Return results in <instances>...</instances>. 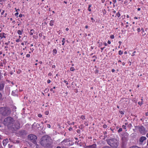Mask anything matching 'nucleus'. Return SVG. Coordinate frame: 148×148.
<instances>
[{
    "instance_id": "nucleus-8",
    "label": "nucleus",
    "mask_w": 148,
    "mask_h": 148,
    "mask_svg": "<svg viewBox=\"0 0 148 148\" xmlns=\"http://www.w3.org/2000/svg\"><path fill=\"white\" fill-rule=\"evenodd\" d=\"M6 34L4 33H1L0 34V37L2 38H5Z\"/></svg>"
},
{
    "instance_id": "nucleus-32",
    "label": "nucleus",
    "mask_w": 148,
    "mask_h": 148,
    "mask_svg": "<svg viewBox=\"0 0 148 148\" xmlns=\"http://www.w3.org/2000/svg\"><path fill=\"white\" fill-rule=\"evenodd\" d=\"M122 127L124 129H126V126L124 125H123V126H122Z\"/></svg>"
},
{
    "instance_id": "nucleus-48",
    "label": "nucleus",
    "mask_w": 148,
    "mask_h": 148,
    "mask_svg": "<svg viewBox=\"0 0 148 148\" xmlns=\"http://www.w3.org/2000/svg\"><path fill=\"white\" fill-rule=\"evenodd\" d=\"M91 19L92 21H95L93 18H91Z\"/></svg>"
},
{
    "instance_id": "nucleus-53",
    "label": "nucleus",
    "mask_w": 148,
    "mask_h": 148,
    "mask_svg": "<svg viewBox=\"0 0 148 148\" xmlns=\"http://www.w3.org/2000/svg\"><path fill=\"white\" fill-rule=\"evenodd\" d=\"M8 44L9 43H8V42H5V44L6 45H8Z\"/></svg>"
},
{
    "instance_id": "nucleus-52",
    "label": "nucleus",
    "mask_w": 148,
    "mask_h": 148,
    "mask_svg": "<svg viewBox=\"0 0 148 148\" xmlns=\"http://www.w3.org/2000/svg\"><path fill=\"white\" fill-rule=\"evenodd\" d=\"M66 31H68L69 30V29L68 28H66Z\"/></svg>"
},
{
    "instance_id": "nucleus-56",
    "label": "nucleus",
    "mask_w": 148,
    "mask_h": 148,
    "mask_svg": "<svg viewBox=\"0 0 148 148\" xmlns=\"http://www.w3.org/2000/svg\"><path fill=\"white\" fill-rule=\"evenodd\" d=\"M85 28L86 29L88 28V26L87 25H86L85 26Z\"/></svg>"
},
{
    "instance_id": "nucleus-62",
    "label": "nucleus",
    "mask_w": 148,
    "mask_h": 148,
    "mask_svg": "<svg viewBox=\"0 0 148 148\" xmlns=\"http://www.w3.org/2000/svg\"><path fill=\"white\" fill-rule=\"evenodd\" d=\"M121 62V60H119L118 61V62Z\"/></svg>"
},
{
    "instance_id": "nucleus-54",
    "label": "nucleus",
    "mask_w": 148,
    "mask_h": 148,
    "mask_svg": "<svg viewBox=\"0 0 148 148\" xmlns=\"http://www.w3.org/2000/svg\"><path fill=\"white\" fill-rule=\"evenodd\" d=\"M137 10L138 11H140V8H138Z\"/></svg>"
},
{
    "instance_id": "nucleus-11",
    "label": "nucleus",
    "mask_w": 148,
    "mask_h": 148,
    "mask_svg": "<svg viewBox=\"0 0 148 148\" xmlns=\"http://www.w3.org/2000/svg\"><path fill=\"white\" fill-rule=\"evenodd\" d=\"M4 86V85L3 83L0 84V90L2 89Z\"/></svg>"
},
{
    "instance_id": "nucleus-36",
    "label": "nucleus",
    "mask_w": 148,
    "mask_h": 148,
    "mask_svg": "<svg viewBox=\"0 0 148 148\" xmlns=\"http://www.w3.org/2000/svg\"><path fill=\"white\" fill-rule=\"evenodd\" d=\"M5 12V11L4 10H3V11L1 12V15H3V14Z\"/></svg>"
},
{
    "instance_id": "nucleus-30",
    "label": "nucleus",
    "mask_w": 148,
    "mask_h": 148,
    "mask_svg": "<svg viewBox=\"0 0 148 148\" xmlns=\"http://www.w3.org/2000/svg\"><path fill=\"white\" fill-rule=\"evenodd\" d=\"M38 116L39 117H41L42 116V115L41 114H38Z\"/></svg>"
},
{
    "instance_id": "nucleus-45",
    "label": "nucleus",
    "mask_w": 148,
    "mask_h": 148,
    "mask_svg": "<svg viewBox=\"0 0 148 148\" xmlns=\"http://www.w3.org/2000/svg\"><path fill=\"white\" fill-rule=\"evenodd\" d=\"M107 126L106 125H103V127L104 128H106L107 127Z\"/></svg>"
},
{
    "instance_id": "nucleus-29",
    "label": "nucleus",
    "mask_w": 148,
    "mask_h": 148,
    "mask_svg": "<svg viewBox=\"0 0 148 148\" xmlns=\"http://www.w3.org/2000/svg\"><path fill=\"white\" fill-rule=\"evenodd\" d=\"M64 83H65L66 85H68V83L67 81L66 80H64Z\"/></svg>"
},
{
    "instance_id": "nucleus-1",
    "label": "nucleus",
    "mask_w": 148,
    "mask_h": 148,
    "mask_svg": "<svg viewBox=\"0 0 148 148\" xmlns=\"http://www.w3.org/2000/svg\"><path fill=\"white\" fill-rule=\"evenodd\" d=\"M3 123L4 124L7 126L8 127H10L14 126L17 129L20 127V124L17 121H14L12 118L11 117H8L5 118L4 120Z\"/></svg>"
},
{
    "instance_id": "nucleus-21",
    "label": "nucleus",
    "mask_w": 148,
    "mask_h": 148,
    "mask_svg": "<svg viewBox=\"0 0 148 148\" xmlns=\"http://www.w3.org/2000/svg\"><path fill=\"white\" fill-rule=\"evenodd\" d=\"M70 70L71 71H73L75 70V69H74L73 67H71Z\"/></svg>"
},
{
    "instance_id": "nucleus-4",
    "label": "nucleus",
    "mask_w": 148,
    "mask_h": 148,
    "mask_svg": "<svg viewBox=\"0 0 148 148\" xmlns=\"http://www.w3.org/2000/svg\"><path fill=\"white\" fill-rule=\"evenodd\" d=\"M28 138L34 143L35 144L36 143V140L37 138L36 136L33 134H30L28 136Z\"/></svg>"
},
{
    "instance_id": "nucleus-55",
    "label": "nucleus",
    "mask_w": 148,
    "mask_h": 148,
    "mask_svg": "<svg viewBox=\"0 0 148 148\" xmlns=\"http://www.w3.org/2000/svg\"><path fill=\"white\" fill-rule=\"evenodd\" d=\"M125 63H124V62H123V63H122V65H123V66L125 65Z\"/></svg>"
},
{
    "instance_id": "nucleus-24",
    "label": "nucleus",
    "mask_w": 148,
    "mask_h": 148,
    "mask_svg": "<svg viewBox=\"0 0 148 148\" xmlns=\"http://www.w3.org/2000/svg\"><path fill=\"white\" fill-rule=\"evenodd\" d=\"M50 91L52 92L53 93H54L55 92V91L53 90V88H51L50 89Z\"/></svg>"
},
{
    "instance_id": "nucleus-19",
    "label": "nucleus",
    "mask_w": 148,
    "mask_h": 148,
    "mask_svg": "<svg viewBox=\"0 0 148 148\" xmlns=\"http://www.w3.org/2000/svg\"><path fill=\"white\" fill-rule=\"evenodd\" d=\"M80 117L82 120H84L85 119V116H83V115H82V116H81Z\"/></svg>"
},
{
    "instance_id": "nucleus-38",
    "label": "nucleus",
    "mask_w": 148,
    "mask_h": 148,
    "mask_svg": "<svg viewBox=\"0 0 148 148\" xmlns=\"http://www.w3.org/2000/svg\"><path fill=\"white\" fill-rule=\"evenodd\" d=\"M47 127L49 128H50L51 127L50 125L49 124H47Z\"/></svg>"
},
{
    "instance_id": "nucleus-39",
    "label": "nucleus",
    "mask_w": 148,
    "mask_h": 148,
    "mask_svg": "<svg viewBox=\"0 0 148 148\" xmlns=\"http://www.w3.org/2000/svg\"><path fill=\"white\" fill-rule=\"evenodd\" d=\"M137 31L138 32H140V28H138L137 29Z\"/></svg>"
},
{
    "instance_id": "nucleus-33",
    "label": "nucleus",
    "mask_w": 148,
    "mask_h": 148,
    "mask_svg": "<svg viewBox=\"0 0 148 148\" xmlns=\"http://www.w3.org/2000/svg\"><path fill=\"white\" fill-rule=\"evenodd\" d=\"M51 80L49 79H48L47 80V83L48 84L50 83L51 82Z\"/></svg>"
},
{
    "instance_id": "nucleus-47",
    "label": "nucleus",
    "mask_w": 148,
    "mask_h": 148,
    "mask_svg": "<svg viewBox=\"0 0 148 148\" xmlns=\"http://www.w3.org/2000/svg\"><path fill=\"white\" fill-rule=\"evenodd\" d=\"M42 36V34L41 33H40L39 34V36L41 37Z\"/></svg>"
},
{
    "instance_id": "nucleus-16",
    "label": "nucleus",
    "mask_w": 148,
    "mask_h": 148,
    "mask_svg": "<svg viewBox=\"0 0 148 148\" xmlns=\"http://www.w3.org/2000/svg\"><path fill=\"white\" fill-rule=\"evenodd\" d=\"M65 38H63L62 39V45H64V43H65Z\"/></svg>"
},
{
    "instance_id": "nucleus-49",
    "label": "nucleus",
    "mask_w": 148,
    "mask_h": 148,
    "mask_svg": "<svg viewBox=\"0 0 148 148\" xmlns=\"http://www.w3.org/2000/svg\"><path fill=\"white\" fill-rule=\"evenodd\" d=\"M104 45L106 46H107L108 45V44L106 43H104Z\"/></svg>"
},
{
    "instance_id": "nucleus-37",
    "label": "nucleus",
    "mask_w": 148,
    "mask_h": 148,
    "mask_svg": "<svg viewBox=\"0 0 148 148\" xmlns=\"http://www.w3.org/2000/svg\"><path fill=\"white\" fill-rule=\"evenodd\" d=\"M16 42H18L19 41H20V39H16Z\"/></svg>"
},
{
    "instance_id": "nucleus-12",
    "label": "nucleus",
    "mask_w": 148,
    "mask_h": 148,
    "mask_svg": "<svg viewBox=\"0 0 148 148\" xmlns=\"http://www.w3.org/2000/svg\"><path fill=\"white\" fill-rule=\"evenodd\" d=\"M54 21L53 20H51L50 22V25L51 26H53L54 24Z\"/></svg>"
},
{
    "instance_id": "nucleus-50",
    "label": "nucleus",
    "mask_w": 148,
    "mask_h": 148,
    "mask_svg": "<svg viewBox=\"0 0 148 148\" xmlns=\"http://www.w3.org/2000/svg\"><path fill=\"white\" fill-rule=\"evenodd\" d=\"M119 43L120 44V45H121V41H119Z\"/></svg>"
},
{
    "instance_id": "nucleus-18",
    "label": "nucleus",
    "mask_w": 148,
    "mask_h": 148,
    "mask_svg": "<svg viewBox=\"0 0 148 148\" xmlns=\"http://www.w3.org/2000/svg\"><path fill=\"white\" fill-rule=\"evenodd\" d=\"M17 33L19 35H21L22 34V32L20 30H18V31Z\"/></svg>"
},
{
    "instance_id": "nucleus-5",
    "label": "nucleus",
    "mask_w": 148,
    "mask_h": 148,
    "mask_svg": "<svg viewBox=\"0 0 148 148\" xmlns=\"http://www.w3.org/2000/svg\"><path fill=\"white\" fill-rule=\"evenodd\" d=\"M47 136H45L42 137L40 142V143L42 145H44L47 143Z\"/></svg>"
},
{
    "instance_id": "nucleus-17",
    "label": "nucleus",
    "mask_w": 148,
    "mask_h": 148,
    "mask_svg": "<svg viewBox=\"0 0 148 148\" xmlns=\"http://www.w3.org/2000/svg\"><path fill=\"white\" fill-rule=\"evenodd\" d=\"M91 5H89V6L88 8V10L89 11H91V10L90 8V7H91Z\"/></svg>"
},
{
    "instance_id": "nucleus-64",
    "label": "nucleus",
    "mask_w": 148,
    "mask_h": 148,
    "mask_svg": "<svg viewBox=\"0 0 148 148\" xmlns=\"http://www.w3.org/2000/svg\"><path fill=\"white\" fill-rule=\"evenodd\" d=\"M56 148H61V147L59 146H58Z\"/></svg>"
},
{
    "instance_id": "nucleus-7",
    "label": "nucleus",
    "mask_w": 148,
    "mask_h": 148,
    "mask_svg": "<svg viewBox=\"0 0 148 148\" xmlns=\"http://www.w3.org/2000/svg\"><path fill=\"white\" fill-rule=\"evenodd\" d=\"M8 139H5L3 140V144L4 146H5L8 143Z\"/></svg>"
},
{
    "instance_id": "nucleus-51",
    "label": "nucleus",
    "mask_w": 148,
    "mask_h": 148,
    "mask_svg": "<svg viewBox=\"0 0 148 148\" xmlns=\"http://www.w3.org/2000/svg\"><path fill=\"white\" fill-rule=\"evenodd\" d=\"M114 71H115V70H114V69H112V72H114Z\"/></svg>"
},
{
    "instance_id": "nucleus-2",
    "label": "nucleus",
    "mask_w": 148,
    "mask_h": 148,
    "mask_svg": "<svg viewBox=\"0 0 148 148\" xmlns=\"http://www.w3.org/2000/svg\"><path fill=\"white\" fill-rule=\"evenodd\" d=\"M108 144L112 147L116 148L117 147L118 142V141L114 139H111L108 140Z\"/></svg>"
},
{
    "instance_id": "nucleus-10",
    "label": "nucleus",
    "mask_w": 148,
    "mask_h": 148,
    "mask_svg": "<svg viewBox=\"0 0 148 148\" xmlns=\"http://www.w3.org/2000/svg\"><path fill=\"white\" fill-rule=\"evenodd\" d=\"M12 95L14 96H16L17 95V90L13 91L12 93Z\"/></svg>"
},
{
    "instance_id": "nucleus-35",
    "label": "nucleus",
    "mask_w": 148,
    "mask_h": 148,
    "mask_svg": "<svg viewBox=\"0 0 148 148\" xmlns=\"http://www.w3.org/2000/svg\"><path fill=\"white\" fill-rule=\"evenodd\" d=\"M112 1L114 4L116 3V0H112Z\"/></svg>"
},
{
    "instance_id": "nucleus-59",
    "label": "nucleus",
    "mask_w": 148,
    "mask_h": 148,
    "mask_svg": "<svg viewBox=\"0 0 148 148\" xmlns=\"http://www.w3.org/2000/svg\"><path fill=\"white\" fill-rule=\"evenodd\" d=\"M127 18H129V16L128 15H127Z\"/></svg>"
},
{
    "instance_id": "nucleus-34",
    "label": "nucleus",
    "mask_w": 148,
    "mask_h": 148,
    "mask_svg": "<svg viewBox=\"0 0 148 148\" xmlns=\"http://www.w3.org/2000/svg\"><path fill=\"white\" fill-rule=\"evenodd\" d=\"M18 12H17L15 14V15L16 16H17L18 15Z\"/></svg>"
},
{
    "instance_id": "nucleus-14",
    "label": "nucleus",
    "mask_w": 148,
    "mask_h": 148,
    "mask_svg": "<svg viewBox=\"0 0 148 148\" xmlns=\"http://www.w3.org/2000/svg\"><path fill=\"white\" fill-rule=\"evenodd\" d=\"M53 54H56L57 53V50L56 49H54L53 51Z\"/></svg>"
},
{
    "instance_id": "nucleus-27",
    "label": "nucleus",
    "mask_w": 148,
    "mask_h": 148,
    "mask_svg": "<svg viewBox=\"0 0 148 148\" xmlns=\"http://www.w3.org/2000/svg\"><path fill=\"white\" fill-rule=\"evenodd\" d=\"M136 53V51H134L133 53L132 54V56H134L135 55V53Z\"/></svg>"
},
{
    "instance_id": "nucleus-9",
    "label": "nucleus",
    "mask_w": 148,
    "mask_h": 148,
    "mask_svg": "<svg viewBox=\"0 0 148 148\" xmlns=\"http://www.w3.org/2000/svg\"><path fill=\"white\" fill-rule=\"evenodd\" d=\"M96 145L94 144L92 145L86 147V148H96Z\"/></svg>"
},
{
    "instance_id": "nucleus-6",
    "label": "nucleus",
    "mask_w": 148,
    "mask_h": 148,
    "mask_svg": "<svg viewBox=\"0 0 148 148\" xmlns=\"http://www.w3.org/2000/svg\"><path fill=\"white\" fill-rule=\"evenodd\" d=\"M146 138L145 137L142 136L140 138L139 141L140 142L142 143L144 140H146Z\"/></svg>"
},
{
    "instance_id": "nucleus-58",
    "label": "nucleus",
    "mask_w": 148,
    "mask_h": 148,
    "mask_svg": "<svg viewBox=\"0 0 148 148\" xmlns=\"http://www.w3.org/2000/svg\"><path fill=\"white\" fill-rule=\"evenodd\" d=\"M51 75V73H49L48 74V75L50 76Z\"/></svg>"
},
{
    "instance_id": "nucleus-22",
    "label": "nucleus",
    "mask_w": 148,
    "mask_h": 148,
    "mask_svg": "<svg viewBox=\"0 0 148 148\" xmlns=\"http://www.w3.org/2000/svg\"><path fill=\"white\" fill-rule=\"evenodd\" d=\"M122 130V128H120L119 129V130H118V132L119 133L120 132H121Z\"/></svg>"
},
{
    "instance_id": "nucleus-25",
    "label": "nucleus",
    "mask_w": 148,
    "mask_h": 148,
    "mask_svg": "<svg viewBox=\"0 0 148 148\" xmlns=\"http://www.w3.org/2000/svg\"><path fill=\"white\" fill-rule=\"evenodd\" d=\"M110 38L112 39H114V36L113 35H111Z\"/></svg>"
},
{
    "instance_id": "nucleus-23",
    "label": "nucleus",
    "mask_w": 148,
    "mask_h": 148,
    "mask_svg": "<svg viewBox=\"0 0 148 148\" xmlns=\"http://www.w3.org/2000/svg\"><path fill=\"white\" fill-rule=\"evenodd\" d=\"M138 103L139 105L141 106L143 104V102L142 101L141 102H139Z\"/></svg>"
},
{
    "instance_id": "nucleus-31",
    "label": "nucleus",
    "mask_w": 148,
    "mask_h": 148,
    "mask_svg": "<svg viewBox=\"0 0 148 148\" xmlns=\"http://www.w3.org/2000/svg\"><path fill=\"white\" fill-rule=\"evenodd\" d=\"M26 56L27 57L29 58L30 57V55L29 54H27L26 55Z\"/></svg>"
},
{
    "instance_id": "nucleus-15",
    "label": "nucleus",
    "mask_w": 148,
    "mask_h": 148,
    "mask_svg": "<svg viewBox=\"0 0 148 148\" xmlns=\"http://www.w3.org/2000/svg\"><path fill=\"white\" fill-rule=\"evenodd\" d=\"M123 52L121 50H120L119 52V55H121L123 53Z\"/></svg>"
},
{
    "instance_id": "nucleus-3",
    "label": "nucleus",
    "mask_w": 148,
    "mask_h": 148,
    "mask_svg": "<svg viewBox=\"0 0 148 148\" xmlns=\"http://www.w3.org/2000/svg\"><path fill=\"white\" fill-rule=\"evenodd\" d=\"M0 113L4 116H7L10 113L9 108L7 107H2L0 108Z\"/></svg>"
},
{
    "instance_id": "nucleus-57",
    "label": "nucleus",
    "mask_w": 148,
    "mask_h": 148,
    "mask_svg": "<svg viewBox=\"0 0 148 148\" xmlns=\"http://www.w3.org/2000/svg\"><path fill=\"white\" fill-rule=\"evenodd\" d=\"M127 51H125L124 52V54H127Z\"/></svg>"
},
{
    "instance_id": "nucleus-42",
    "label": "nucleus",
    "mask_w": 148,
    "mask_h": 148,
    "mask_svg": "<svg viewBox=\"0 0 148 148\" xmlns=\"http://www.w3.org/2000/svg\"><path fill=\"white\" fill-rule=\"evenodd\" d=\"M30 49L31 50L32 52L34 50V49L33 48H30Z\"/></svg>"
},
{
    "instance_id": "nucleus-40",
    "label": "nucleus",
    "mask_w": 148,
    "mask_h": 148,
    "mask_svg": "<svg viewBox=\"0 0 148 148\" xmlns=\"http://www.w3.org/2000/svg\"><path fill=\"white\" fill-rule=\"evenodd\" d=\"M22 16H23V15L22 14H20L19 15V16L20 17H22Z\"/></svg>"
},
{
    "instance_id": "nucleus-41",
    "label": "nucleus",
    "mask_w": 148,
    "mask_h": 148,
    "mask_svg": "<svg viewBox=\"0 0 148 148\" xmlns=\"http://www.w3.org/2000/svg\"><path fill=\"white\" fill-rule=\"evenodd\" d=\"M15 9L16 10V12H18L19 10V9H16V8H15Z\"/></svg>"
},
{
    "instance_id": "nucleus-46",
    "label": "nucleus",
    "mask_w": 148,
    "mask_h": 148,
    "mask_svg": "<svg viewBox=\"0 0 148 148\" xmlns=\"http://www.w3.org/2000/svg\"><path fill=\"white\" fill-rule=\"evenodd\" d=\"M2 97V95L0 93V100L1 99Z\"/></svg>"
},
{
    "instance_id": "nucleus-61",
    "label": "nucleus",
    "mask_w": 148,
    "mask_h": 148,
    "mask_svg": "<svg viewBox=\"0 0 148 148\" xmlns=\"http://www.w3.org/2000/svg\"><path fill=\"white\" fill-rule=\"evenodd\" d=\"M101 1H102V2L103 3H104V1H104V0H101Z\"/></svg>"
},
{
    "instance_id": "nucleus-26",
    "label": "nucleus",
    "mask_w": 148,
    "mask_h": 148,
    "mask_svg": "<svg viewBox=\"0 0 148 148\" xmlns=\"http://www.w3.org/2000/svg\"><path fill=\"white\" fill-rule=\"evenodd\" d=\"M120 113L122 114H124V112L122 111H119Z\"/></svg>"
},
{
    "instance_id": "nucleus-13",
    "label": "nucleus",
    "mask_w": 148,
    "mask_h": 148,
    "mask_svg": "<svg viewBox=\"0 0 148 148\" xmlns=\"http://www.w3.org/2000/svg\"><path fill=\"white\" fill-rule=\"evenodd\" d=\"M34 29H31L30 32L29 34L30 35H32L34 33Z\"/></svg>"
},
{
    "instance_id": "nucleus-20",
    "label": "nucleus",
    "mask_w": 148,
    "mask_h": 148,
    "mask_svg": "<svg viewBox=\"0 0 148 148\" xmlns=\"http://www.w3.org/2000/svg\"><path fill=\"white\" fill-rule=\"evenodd\" d=\"M120 15H121L119 13V12H118L117 13V14H116V16L118 17H119L120 16Z\"/></svg>"
},
{
    "instance_id": "nucleus-63",
    "label": "nucleus",
    "mask_w": 148,
    "mask_h": 148,
    "mask_svg": "<svg viewBox=\"0 0 148 148\" xmlns=\"http://www.w3.org/2000/svg\"><path fill=\"white\" fill-rule=\"evenodd\" d=\"M146 136L148 138V133L146 134Z\"/></svg>"
},
{
    "instance_id": "nucleus-44",
    "label": "nucleus",
    "mask_w": 148,
    "mask_h": 148,
    "mask_svg": "<svg viewBox=\"0 0 148 148\" xmlns=\"http://www.w3.org/2000/svg\"><path fill=\"white\" fill-rule=\"evenodd\" d=\"M103 148H110L109 147H103Z\"/></svg>"
},
{
    "instance_id": "nucleus-43",
    "label": "nucleus",
    "mask_w": 148,
    "mask_h": 148,
    "mask_svg": "<svg viewBox=\"0 0 148 148\" xmlns=\"http://www.w3.org/2000/svg\"><path fill=\"white\" fill-rule=\"evenodd\" d=\"M108 44H111V42L110 40H108Z\"/></svg>"
},
{
    "instance_id": "nucleus-60",
    "label": "nucleus",
    "mask_w": 148,
    "mask_h": 148,
    "mask_svg": "<svg viewBox=\"0 0 148 148\" xmlns=\"http://www.w3.org/2000/svg\"><path fill=\"white\" fill-rule=\"evenodd\" d=\"M134 18L135 19H138V18L137 17H134Z\"/></svg>"
},
{
    "instance_id": "nucleus-28",
    "label": "nucleus",
    "mask_w": 148,
    "mask_h": 148,
    "mask_svg": "<svg viewBox=\"0 0 148 148\" xmlns=\"http://www.w3.org/2000/svg\"><path fill=\"white\" fill-rule=\"evenodd\" d=\"M49 112L48 111H46L45 112V114L46 115H48L49 114Z\"/></svg>"
}]
</instances>
